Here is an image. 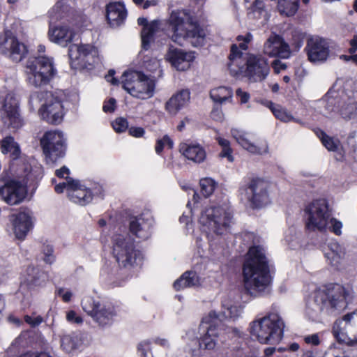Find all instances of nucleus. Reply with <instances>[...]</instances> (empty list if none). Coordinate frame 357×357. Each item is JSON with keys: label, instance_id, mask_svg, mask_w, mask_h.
Segmentation results:
<instances>
[{"label": "nucleus", "instance_id": "680f3d73", "mask_svg": "<svg viewBox=\"0 0 357 357\" xmlns=\"http://www.w3.org/2000/svg\"><path fill=\"white\" fill-rule=\"evenodd\" d=\"M70 170L66 166L62 167L61 169H57L56 171V175L59 178H64L66 180H70L71 178L69 177Z\"/></svg>", "mask_w": 357, "mask_h": 357}, {"label": "nucleus", "instance_id": "5701e85b", "mask_svg": "<svg viewBox=\"0 0 357 357\" xmlns=\"http://www.w3.org/2000/svg\"><path fill=\"white\" fill-rule=\"evenodd\" d=\"M305 50L308 60L312 63L325 62L330 55L328 43L324 38L319 37L308 39Z\"/></svg>", "mask_w": 357, "mask_h": 357}, {"label": "nucleus", "instance_id": "7c9ffc66", "mask_svg": "<svg viewBox=\"0 0 357 357\" xmlns=\"http://www.w3.org/2000/svg\"><path fill=\"white\" fill-rule=\"evenodd\" d=\"M179 152L188 160L200 163L206 158L204 149L198 144L183 142L179 145Z\"/></svg>", "mask_w": 357, "mask_h": 357}, {"label": "nucleus", "instance_id": "7ed1b4c3", "mask_svg": "<svg viewBox=\"0 0 357 357\" xmlns=\"http://www.w3.org/2000/svg\"><path fill=\"white\" fill-rule=\"evenodd\" d=\"M252 39L253 36L250 33H246L244 36L241 35L237 37V40L239 43L238 47L236 45H232L229 56L228 67L231 73L236 76L243 72L244 66L246 64L245 73L249 82H261L268 77L270 73L267 59L259 54H250L245 62L242 52L238 50V47L246 50L248 45Z\"/></svg>", "mask_w": 357, "mask_h": 357}, {"label": "nucleus", "instance_id": "49530a36", "mask_svg": "<svg viewBox=\"0 0 357 357\" xmlns=\"http://www.w3.org/2000/svg\"><path fill=\"white\" fill-rule=\"evenodd\" d=\"M144 67L149 71L152 73H156L158 71V76H160L162 70L160 68V61L159 59L155 57L149 58L145 57L144 60Z\"/></svg>", "mask_w": 357, "mask_h": 357}, {"label": "nucleus", "instance_id": "4468645a", "mask_svg": "<svg viewBox=\"0 0 357 357\" xmlns=\"http://www.w3.org/2000/svg\"><path fill=\"white\" fill-rule=\"evenodd\" d=\"M72 65L76 68L91 69L100 61L98 50L90 44H73L68 49Z\"/></svg>", "mask_w": 357, "mask_h": 357}, {"label": "nucleus", "instance_id": "6ab92c4d", "mask_svg": "<svg viewBox=\"0 0 357 357\" xmlns=\"http://www.w3.org/2000/svg\"><path fill=\"white\" fill-rule=\"evenodd\" d=\"M218 316L215 312H211L208 317L202 319L199 327V331L205 333L198 342V348L212 350L218 343L220 330L215 323Z\"/></svg>", "mask_w": 357, "mask_h": 357}, {"label": "nucleus", "instance_id": "423d86ee", "mask_svg": "<svg viewBox=\"0 0 357 357\" xmlns=\"http://www.w3.org/2000/svg\"><path fill=\"white\" fill-rule=\"evenodd\" d=\"M305 213L306 227L309 230L319 231L329 230L335 235L342 234V223L331 217L328 203L325 199L313 201L306 207Z\"/></svg>", "mask_w": 357, "mask_h": 357}, {"label": "nucleus", "instance_id": "58836bf2", "mask_svg": "<svg viewBox=\"0 0 357 357\" xmlns=\"http://www.w3.org/2000/svg\"><path fill=\"white\" fill-rule=\"evenodd\" d=\"M248 15L252 19H260L265 17L266 12L264 9V3L259 0L255 1L248 8Z\"/></svg>", "mask_w": 357, "mask_h": 357}, {"label": "nucleus", "instance_id": "f3484780", "mask_svg": "<svg viewBox=\"0 0 357 357\" xmlns=\"http://www.w3.org/2000/svg\"><path fill=\"white\" fill-rule=\"evenodd\" d=\"M26 195V189L20 182L7 176L0 177V197L9 205L21 203Z\"/></svg>", "mask_w": 357, "mask_h": 357}, {"label": "nucleus", "instance_id": "864d4df0", "mask_svg": "<svg viewBox=\"0 0 357 357\" xmlns=\"http://www.w3.org/2000/svg\"><path fill=\"white\" fill-rule=\"evenodd\" d=\"M24 321L31 327H36L39 326L43 321V319L41 316L32 317L29 315H25Z\"/></svg>", "mask_w": 357, "mask_h": 357}, {"label": "nucleus", "instance_id": "a19ab883", "mask_svg": "<svg viewBox=\"0 0 357 357\" xmlns=\"http://www.w3.org/2000/svg\"><path fill=\"white\" fill-rule=\"evenodd\" d=\"M183 340L188 344L190 351H195L198 349V336L196 329L190 328L185 332V335L182 336Z\"/></svg>", "mask_w": 357, "mask_h": 357}, {"label": "nucleus", "instance_id": "cd10ccee", "mask_svg": "<svg viewBox=\"0 0 357 357\" xmlns=\"http://www.w3.org/2000/svg\"><path fill=\"white\" fill-rule=\"evenodd\" d=\"M48 36L52 43L66 47L73 40L75 32L68 25H59L50 28Z\"/></svg>", "mask_w": 357, "mask_h": 357}, {"label": "nucleus", "instance_id": "1a4fd4ad", "mask_svg": "<svg viewBox=\"0 0 357 357\" xmlns=\"http://www.w3.org/2000/svg\"><path fill=\"white\" fill-rule=\"evenodd\" d=\"M27 84L40 88L48 84L56 73L51 58L40 56L29 58L24 67Z\"/></svg>", "mask_w": 357, "mask_h": 357}, {"label": "nucleus", "instance_id": "6e6552de", "mask_svg": "<svg viewBox=\"0 0 357 357\" xmlns=\"http://www.w3.org/2000/svg\"><path fill=\"white\" fill-rule=\"evenodd\" d=\"M284 323L276 312H271L250 324V333L261 344H275L282 338Z\"/></svg>", "mask_w": 357, "mask_h": 357}, {"label": "nucleus", "instance_id": "72a5a7b5", "mask_svg": "<svg viewBox=\"0 0 357 357\" xmlns=\"http://www.w3.org/2000/svg\"><path fill=\"white\" fill-rule=\"evenodd\" d=\"M199 284V278L195 272L187 271L174 283L176 290H181L186 287H195Z\"/></svg>", "mask_w": 357, "mask_h": 357}, {"label": "nucleus", "instance_id": "de8ad7c7", "mask_svg": "<svg viewBox=\"0 0 357 357\" xmlns=\"http://www.w3.org/2000/svg\"><path fill=\"white\" fill-rule=\"evenodd\" d=\"M319 137L321 139L322 144L328 150L331 151H335L338 146V141L333 139V138L328 137L324 132L320 130L317 134Z\"/></svg>", "mask_w": 357, "mask_h": 357}, {"label": "nucleus", "instance_id": "9d476101", "mask_svg": "<svg viewBox=\"0 0 357 357\" xmlns=\"http://www.w3.org/2000/svg\"><path fill=\"white\" fill-rule=\"evenodd\" d=\"M112 253L119 266L126 268L141 266L142 252L136 250L128 234H116L112 237Z\"/></svg>", "mask_w": 357, "mask_h": 357}, {"label": "nucleus", "instance_id": "4d7b16f0", "mask_svg": "<svg viewBox=\"0 0 357 357\" xmlns=\"http://www.w3.org/2000/svg\"><path fill=\"white\" fill-rule=\"evenodd\" d=\"M304 341L307 344H310L314 346L319 345L320 344V340L318 334L306 335L304 337Z\"/></svg>", "mask_w": 357, "mask_h": 357}, {"label": "nucleus", "instance_id": "b1692460", "mask_svg": "<svg viewBox=\"0 0 357 357\" xmlns=\"http://www.w3.org/2000/svg\"><path fill=\"white\" fill-rule=\"evenodd\" d=\"M9 220L16 238L23 241L33 227V220L29 211H22L10 216Z\"/></svg>", "mask_w": 357, "mask_h": 357}, {"label": "nucleus", "instance_id": "5fc2aeb1", "mask_svg": "<svg viewBox=\"0 0 357 357\" xmlns=\"http://www.w3.org/2000/svg\"><path fill=\"white\" fill-rule=\"evenodd\" d=\"M66 319L68 322L72 324H80L83 322L81 317L78 316L73 310H70L66 313Z\"/></svg>", "mask_w": 357, "mask_h": 357}, {"label": "nucleus", "instance_id": "603ef678", "mask_svg": "<svg viewBox=\"0 0 357 357\" xmlns=\"http://www.w3.org/2000/svg\"><path fill=\"white\" fill-rule=\"evenodd\" d=\"M128 121L126 119L119 118L112 123V127L117 132H122L128 128Z\"/></svg>", "mask_w": 357, "mask_h": 357}, {"label": "nucleus", "instance_id": "2eb2a0df", "mask_svg": "<svg viewBox=\"0 0 357 357\" xmlns=\"http://www.w3.org/2000/svg\"><path fill=\"white\" fill-rule=\"evenodd\" d=\"M66 139L62 132L50 130L46 132L40 139V144L47 162H54L63 157L66 151Z\"/></svg>", "mask_w": 357, "mask_h": 357}, {"label": "nucleus", "instance_id": "774afa93", "mask_svg": "<svg viewBox=\"0 0 357 357\" xmlns=\"http://www.w3.org/2000/svg\"><path fill=\"white\" fill-rule=\"evenodd\" d=\"M114 70H110L108 74L105 76V79L108 82H110L113 85H117L119 84V81L114 77Z\"/></svg>", "mask_w": 357, "mask_h": 357}, {"label": "nucleus", "instance_id": "20e7f679", "mask_svg": "<svg viewBox=\"0 0 357 357\" xmlns=\"http://www.w3.org/2000/svg\"><path fill=\"white\" fill-rule=\"evenodd\" d=\"M169 29L172 31V40L183 45L189 40L195 47L204 44L206 31L194 22L190 14L185 10L173 11L169 19Z\"/></svg>", "mask_w": 357, "mask_h": 357}, {"label": "nucleus", "instance_id": "3c124183", "mask_svg": "<svg viewBox=\"0 0 357 357\" xmlns=\"http://www.w3.org/2000/svg\"><path fill=\"white\" fill-rule=\"evenodd\" d=\"M151 340H146L138 344L139 357H154L151 351Z\"/></svg>", "mask_w": 357, "mask_h": 357}, {"label": "nucleus", "instance_id": "dca6fc26", "mask_svg": "<svg viewBox=\"0 0 357 357\" xmlns=\"http://www.w3.org/2000/svg\"><path fill=\"white\" fill-rule=\"evenodd\" d=\"M0 118L5 126L18 129L23 125L19 101L13 93H7L0 101Z\"/></svg>", "mask_w": 357, "mask_h": 357}, {"label": "nucleus", "instance_id": "69168bd1", "mask_svg": "<svg viewBox=\"0 0 357 357\" xmlns=\"http://www.w3.org/2000/svg\"><path fill=\"white\" fill-rule=\"evenodd\" d=\"M71 181H74V179H70V180L68 179V180H66V181H63L62 183H60L56 185V186H55V191L57 193H61V192H63L64 189H66V192H68V184Z\"/></svg>", "mask_w": 357, "mask_h": 357}, {"label": "nucleus", "instance_id": "6e6d98bb", "mask_svg": "<svg viewBox=\"0 0 357 357\" xmlns=\"http://www.w3.org/2000/svg\"><path fill=\"white\" fill-rule=\"evenodd\" d=\"M236 96L240 98V102L241 104L247 103L250 98V94L248 92L243 91L241 88H238L236 91Z\"/></svg>", "mask_w": 357, "mask_h": 357}, {"label": "nucleus", "instance_id": "0eeeda50", "mask_svg": "<svg viewBox=\"0 0 357 357\" xmlns=\"http://www.w3.org/2000/svg\"><path fill=\"white\" fill-rule=\"evenodd\" d=\"M198 221L206 233L224 235L233 224V212L226 205L206 206L201 211Z\"/></svg>", "mask_w": 357, "mask_h": 357}, {"label": "nucleus", "instance_id": "4c0bfd02", "mask_svg": "<svg viewBox=\"0 0 357 357\" xmlns=\"http://www.w3.org/2000/svg\"><path fill=\"white\" fill-rule=\"evenodd\" d=\"M340 114L346 121L357 118V102L344 103L340 109Z\"/></svg>", "mask_w": 357, "mask_h": 357}, {"label": "nucleus", "instance_id": "8fccbe9b", "mask_svg": "<svg viewBox=\"0 0 357 357\" xmlns=\"http://www.w3.org/2000/svg\"><path fill=\"white\" fill-rule=\"evenodd\" d=\"M174 146V142L172 139L168 135H164L162 138L158 139L156 142V145L155 147V152L157 153H160L163 149L167 147L168 149H172Z\"/></svg>", "mask_w": 357, "mask_h": 357}, {"label": "nucleus", "instance_id": "c03bdc74", "mask_svg": "<svg viewBox=\"0 0 357 357\" xmlns=\"http://www.w3.org/2000/svg\"><path fill=\"white\" fill-rule=\"evenodd\" d=\"M219 145L222 147V151L220 153V157L227 158L228 161L233 162L234 157L232 155V149L230 147L229 140L218 137L216 138Z\"/></svg>", "mask_w": 357, "mask_h": 357}, {"label": "nucleus", "instance_id": "c9c22d12", "mask_svg": "<svg viewBox=\"0 0 357 357\" xmlns=\"http://www.w3.org/2000/svg\"><path fill=\"white\" fill-rule=\"evenodd\" d=\"M1 151L3 154L10 153L13 159L18 158L21 153L19 144L11 136H6L1 141Z\"/></svg>", "mask_w": 357, "mask_h": 357}, {"label": "nucleus", "instance_id": "bb28decb", "mask_svg": "<svg viewBox=\"0 0 357 357\" xmlns=\"http://www.w3.org/2000/svg\"><path fill=\"white\" fill-rule=\"evenodd\" d=\"M231 133L237 143L250 153L259 155L268 153V146L266 142L262 144L261 146H257L252 143L249 139L248 134L245 131L233 128L231 130Z\"/></svg>", "mask_w": 357, "mask_h": 357}, {"label": "nucleus", "instance_id": "a18cd8bd", "mask_svg": "<svg viewBox=\"0 0 357 357\" xmlns=\"http://www.w3.org/2000/svg\"><path fill=\"white\" fill-rule=\"evenodd\" d=\"M242 312L240 307L231 304H223L221 312L222 317L226 319H234L239 317Z\"/></svg>", "mask_w": 357, "mask_h": 357}, {"label": "nucleus", "instance_id": "4be33fe9", "mask_svg": "<svg viewBox=\"0 0 357 357\" xmlns=\"http://www.w3.org/2000/svg\"><path fill=\"white\" fill-rule=\"evenodd\" d=\"M262 52L269 57L289 59L291 52L289 44L279 34L272 32L263 44Z\"/></svg>", "mask_w": 357, "mask_h": 357}, {"label": "nucleus", "instance_id": "f03ea898", "mask_svg": "<svg viewBox=\"0 0 357 357\" xmlns=\"http://www.w3.org/2000/svg\"><path fill=\"white\" fill-rule=\"evenodd\" d=\"M242 273L243 287L248 294L257 297L269 291L272 279L265 250L261 246L249 249Z\"/></svg>", "mask_w": 357, "mask_h": 357}, {"label": "nucleus", "instance_id": "052dcab7", "mask_svg": "<svg viewBox=\"0 0 357 357\" xmlns=\"http://www.w3.org/2000/svg\"><path fill=\"white\" fill-rule=\"evenodd\" d=\"M57 295L63 299L64 302H69L71 299L73 294L70 291H66L63 288H60L57 290Z\"/></svg>", "mask_w": 357, "mask_h": 357}, {"label": "nucleus", "instance_id": "ea45409f", "mask_svg": "<svg viewBox=\"0 0 357 357\" xmlns=\"http://www.w3.org/2000/svg\"><path fill=\"white\" fill-rule=\"evenodd\" d=\"M22 277V281L28 284H40V282H38L39 278L40 277V272L38 268L33 266H29Z\"/></svg>", "mask_w": 357, "mask_h": 357}, {"label": "nucleus", "instance_id": "09e8293b", "mask_svg": "<svg viewBox=\"0 0 357 357\" xmlns=\"http://www.w3.org/2000/svg\"><path fill=\"white\" fill-rule=\"evenodd\" d=\"M284 239L291 248H296L299 245L297 233L294 228H289L286 231Z\"/></svg>", "mask_w": 357, "mask_h": 357}, {"label": "nucleus", "instance_id": "c85d7f7f", "mask_svg": "<svg viewBox=\"0 0 357 357\" xmlns=\"http://www.w3.org/2000/svg\"><path fill=\"white\" fill-rule=\"evenodd\" d=\"M106 17L112 27L121 25L127 17V11L124 5L121 2L108 3L106 6Z\"/></svg>", "mask_w": 357, "mask_h": 357}, {"label": "nucleus", "instance_id": "f704fd0d", "mask_svg": "<svg viewBox=\"0 0 357 357\" xmlns=\"http://www.w3.org/2000/svg\"><path fill=\"white\" fill-rule=\"evenodd\" d=\"M210 97L213 102L220 104L227 101L231 102L233 98V91L230 87L219 86L211 90Z\"/></svg>", "mask_w": 357, "mask_h": 357}, {"label": "nucleus", "instance_id": "e433bc0d", "mask_svg": "<svg viewBox=\"0 0 357 357\" xmlns=\"http://www.w3.org/2000/svg\"><path fill=\"white\" fill-rule=\"evenodd\" d=\"M78 347V339L74 334H64L61 337V348L66 353H70Z\"/></svg>", "mask_w": 357, "mask_h": 357}, {"label": "nucleus", "instance_id": "9b49d317", "mask_svg": "<svg viewBox=\"0 0 357 357\" xmlns=\"http://www.w3.org/2000/svg\"><path fill=\"white\" fill-rule=\"evenodd\" d=\"M123 88L133 97L146 100L153 96L155 82L142 72L127 71L121 77Z\"/></svg>", "mask_w": 357, "mask_h": 357}, {"label": "nucleus", "instance_id": "f8f14e48", "mask_svg": "<svg viewBox=\"0 0 357 357\" xmlns=\"http://www.w3.org/2000/svg\"><path fill=\"white\" fill-rule=\"evenodd\" d=\"M83 310L100 326H110L117 317V310L108 301L95 300L86 296L82 301Z\"/></svg>", "mask_w": 357, "mask_h": 357}, {"label": "nucleus", "instance_id": "c756f323", "mask_svg": "<svg viewBox=\"0 0 357 357\" xmlns=\"http://www.w3.org/2000/svg\"><path fill=\"white\" fill-rule=\"evenodd\" d=\"M190 99V91L183 89L169 98L165 104V109L169 114L174 116L188 104Z\"/></svg>", "mask_w": 357, "mask_h": 357}, {"label": "nucleus", "instance_id": "39448f33", "mask_svg": "<svg viewBox=\"0 0 357 357\" xmlns=\"http://www.w3.org/2000/svg\"><path fill=\"white\" fill-rule=\"evenodd\" d=\"M29 107L35 110L39 105L38 114L49 123H60L65 112L62 98L57 92L36 91L31 94L29 100Z\"/></svg>", "mask_w": 357, "mask_h": 357}, {"label": "nucleus", "instance_id": "f257e3e1", "mask_svg": "<svg viewBox=\"0 0 357 357\" xmlns=\"http://www.w3.org/2000/svg\"><path fill=\"white\" fill-rule=\"evenodd\" d=\"M354 297L353 289L339 284H328L317 288L306 307V315L313 321L323 317L335 316L347 307Z\"/></svg>", "mask_w": 357, "mask_h": 357}, {"label": "nucleus", "instance_id": "13d9d810", "mask_svg": "<svg viewBox=\"0 0 357 357\" xmlns=\"http://www.w3.org/2000/svg\"><path fill=\"white\" fill-rule=\"evenodd\" d=\"M129 134L135 137H142L145 133V130L142 127H130L128 129Z\"/></svg>", "mask_w": 357, "mask_h": 357}, {"label": "nucleus", "instance_id": "2f4dec72", "mask_svg": "<svg viewBox=\"0 0 357 357\" xmlns=\"http://www.w3.org/2000/svg\"><path fill=\"white\" fill-rule=\"evenodd\" d=\"M345 255V248L337 241L330 242L324 251V256L328 262L335 267L340 264Z\"/></svg>", "mask_w": 357, "mask_h": 357}, {"label": "nucleus", "instance_id": "a878e982", "mask_svg": "<svg viewBox=\"0 0 357 357\" xmlns=\"http://www.w3.org/2000/svg\"><path fill=\"white\" fill-rule=\"evenodd\" d=\"M137 22L139 25L143 26L141 32L142 46L144 50H146L149 48L151 43L161 31L160 22L153 20L148 22L146 18L139 17Z\"/></svg>", "mask_w": 357, "mask_h": 357}, {"label": "nucleus", "instance_id": "ddd939ff", "mask_svg": "<svg viewBox=\"0 0 357 357\" xmlns=\"http://www.w3.org/2000/svg\"><path fill=\"white\" fill-rule=\"evenodd\" d=\"M332 333L339 343L357 347V310L336 319Z\"/></svg>", "mask_w": 357, "mask_h": 357}, {"label": "nucleus", "instance_id": "e2e57ef3", "mask_svg": "<svg viewBox=\"0 0 357 357\" xmlns=\"http://www.w3.org/2000/svg\"><path fill=\"white\" fill-rule=\"evenodd\" d=\"M116 107V100L110 98L107 102H105L103 105V111L105 112H112L114 111Z\"/></svg>", "mask_w": 357, "mask_h": 357}, {"label": "nucleus", "instance_id": "37998d69", "mask_svg": "<svg viewBox=\"0 0 357 357\" xmlns=\"http://www.w3.org/2000/svg\"><path fill=\"white\" fill-rule=\"evenodd\" d=\"M201 192L205 197H208L214 192L216 183L211 178H202L199 182Z\"/></svg>", "mask_w": 357, "mask_h": 357}, {"label": "nucleus", "instance_id": "473e14b6", "mask_svg": "<svg viewBox=\"0 0 357 357\" xmlns=\"http://www.w3.org/2000/svg\"><path fill=\"white\" fill-rule=\"evenodd\" d=\"M151 222L139 216L131 218L130 231L136 237L146 240L151 236Z\"/></svg>", "mask_w": 357, "mask_h": 357}, {"label": "nucleus", "instance_id": "338daca9", "mask_svg": "<svg viewBox=\"0 0 357 357\" xmlns=\"http://www.w3.org/2000/svg\"><path fill=\"white\" fill-rule=\"evenodd\" d=\"M350 48L349 52L354 54L357 51V35H354L353 38L349 42Z\"/></svg>", "mask_w": 357, "mask_h": 357}, {"label": "nucleus", "instance_id": "a211bd4d", "mask_svg": "<svg viewBox=\"0 0 357 357\" xmlns=\"http://www.w3.org/2000/svg\"><path fill=\"white\" fill-rule=\"evenodd\" d=\"M268 186V183L260 178L252 179L245 188L241 190V195L245 197L252 207H263L270 202Z\"/></svg>", "mask_w": 357, "mask_h": 357}, {"label": "nucleus", "instance_id": "412c9836", "mask_svg": "<svg viewBox=\"0 0 357 357\" xmlns=\"http://www.w3.org/2000/svg\"><path fill=\"white\" fill-rule=\"evenodd\" d=\"M0 53L15 62H20L26 56L27 50L10 31H6L0 36Z\"/></svg>", "mask_w": 357, "mask_h": 357}, {"label": "nucleus", "instance_id": "bf43d9fd", "mask_svg": "<svg viewBox=\"0 0 357 357\" xmlns=\"http://www.w3.org/2000/svg\"><path fill=\"white\" fill-rule=\"evenodd\" d=\"M152 342L164 348H169L170 346L169 340L165 337H155L153 339Z\"/></svg>", "mask_w": 357, "mask_h": 357}, {"label": "nucleus", "instance_id": "aec40b11", "mask_svg": "<svg viewBox=\"0 0 357 357\" xmlns=\"http://www.w3.org/2000/svg\"><path fill=\"white\" fill-rule=\"evenodd\" d=\"M100 192V187L96 184L86 186L78 180L68 184V197L74 203L81 206L90 203L93 197Z\"/></svg>", "mask_w": 357, "mask_h": 357}, {"label": "nucleus", "instance_id": "79ce46f5", "mask_svg": "<svg viewBox=\"0 0 357 357\" xmlns=\"http://www.w3.org/2000/svg\"><path fill=\"white\" fill-rule=\"evenodd\" d=\"M274 116L281 121L287 123L290 121H295L298 123H302L301 121L294 118V116L284 107L280 105H278L276 109H274L273 113Z\"/></svg>", "mask_w": 357, "mask_h": 357}, {"label": "nucleus", "instance_id": "0e129e2a", "mask_svg": "<svg viewBox=\"0 0 357 357\" xmlns=\"http://www.w3.org/2000/svg\"><path fill=\"white\" fill-rule=\"evenodd\" d=\"M272 66L274 72L277 74L280 73L281 70L287 68V65L284 63L281 62L279 60H275L272 63Z\"/></svg>", "mask_w": 357, "mask_h": 357}, {"label": "nucleus", "instance_id": "393cba45", "mask_svg": "<svg viewBox=\"0 0 357 357\" xmlns=\"http://www.w3.org/2000/svg\"><path fill=\"white\" fill-rule=\"evenodd\" d=\"M167 59L178 70L184 71L190 68V63L195 56L193 52H185L171 46L166 55Z\"/></svg>", "mask_w": 357, "mask_h": 357}]
</instances>
